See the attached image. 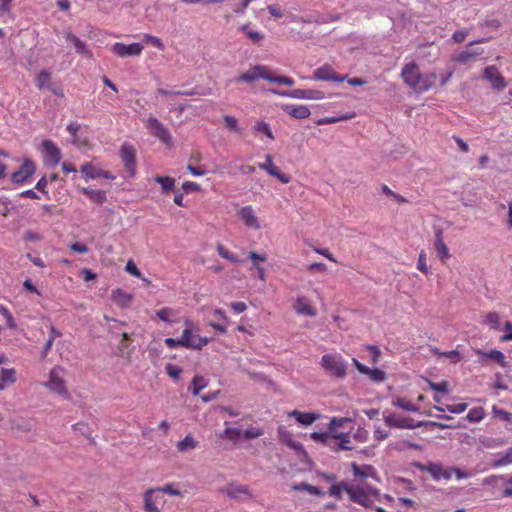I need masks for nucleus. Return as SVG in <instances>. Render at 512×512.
<instances>
[{
    "label": "nucleus",
    "mask_w": 512,
    "mask_h": 512,
    "mask_svg": "<svg viewBox=\"0 0 512 512\" xmlns=\"http://www.w3.org/2000/svg\"><path fill=\"white\" fill-rule=\"evenodd\" d=\"M435 250L437 252V256L440 258L442 263H446V261L450 258V254L448 247L443 240L442 230H437L436 232Z\"/></svg>",
    "instance_id": "nucleus-25"
},
{
    "label": "nucleus",
    "mask_w": 512,
    "mask_h": 512,
    "mask_svg": "<svg viewBox=\"0 0 512 512\" xmlns=\"http://www.w3.org/2000/svg\"><path fill=\"white\" fill-rule=\"evenodd\" d=\"M112 299L119 307L124 308L130 305L133 296L122 289H116L112 292Z\"/></svg>",
    "instance_id": "nucleus-28"
},
{
    "label": "nucleus",
    "mask_w": 512,
    "mask_h": 512,
    "mask_svg": "<svg viewBox=\"0 0 512 512\" xmlns=\"http://www.w3.org/2000/svg\"><path fill=\"white\" fill-rule=\"evenodd\" d=\"M264 430L260 427H250L244 431H242L241 437L245 439H256L263 436Z\"/></svg>",
    "instance_id": "nucleus-52"
},
{
    "label": "nucleus",
    "mask_w": 512,
    "mask_h": 512,
    "mask_svg": "<svg viewBox=\"0 0 512 512\" xmlns=\"http://www.w3.org/2000/svg\"><path fill=\"white\" fill-rule=\"evenodd\" d=\"M155 489L160 495L167 494L169 496L182 497V492L176 487L174 483H167L161 487H156Z\"/></svg>",
    "instance_id": "nucleus-39"
},
{
    "label": "nucleus",
    "mask_w": 512,
    "mask_h": 512,
    "mask_svg": "<svg viewBox=\"0 0 512 512\" xmlns=\"http://www.w3.org/2000/svg\"><path fill=\"white\" fill-rule=\"evenodd\" d=\"M165 507V498L155 488L143 493V510L145 512H161Z\"/></svg>",
    "instance_id": "nucleus-8"
},
{
    "label": "nucleus",
    "mask_w": 512,
    "mask_h": 512,
    "mask_svg": "<svg viewBox=\"0 0 512 512\" xmlns=\"http://www.w3.org/2000/svg\"><path fill=\"white\" fill-rule=\"evenodd\" d=\"M381 191L388 197L392 198L394 201H396L399 204L406 203L407 200L405 197H402L401 195L395 193L392 191L387 184L381 185Z\"/></svg>",
    "instance_id": "nucleus-51"
},
{
    "label": "nucleus",
    "mask_w": 512,
    "mask_h": 512,
    "mask_svg": "<svg viewBox=\"0 0 512 512\" xmlns=\"http://www.w3.org/2000/svg\"><path fill=\"white\" fill-rule=\"evenodd\" d=\"M293 308L299 315H305L309 317H315L317 315V309L313 306L309 299L301 296L294 301Z\"/></svg>",
    "instance_id": "nucleus-20"
},
{
    "label": "nucleus",
    "mask_w": 512,
    "mask_h": 512,
    "mask_svg": "<svg viewBox=\"0 0 512 512\" xmlns=\"http://www.w3.org/2000/svg\"><path fill=\"white\" fill-rule=\"evenodd\" d=\"M252 130H254V132L256 134L265 135L270 141H273L275 139L272 129L270 127V124L266 123L265 121L261 120V121L256 122L254 127H252Z\"/></svg>",
    "instance_id": "nucleus-34"
},
{
    "label": "nucleus",
    "mask_w": 512,
    "mask_h": 512,
    "mask_svg": "<svg viewBox=\"0 0 512 512\" xmlns=\"http://www.w3.org/2000/svg\"><path fill=\"white\" fill-rule=\"evenodd\" d=\"M485 416L484 409L481 407H476L471 409L467 414V419L470 422H479L481 421Z\"/></svg>",
    "instance_id": "nucleus-54"
},
{
    "label": "nucleus",
    "mask_w": 512,
    "mask_h": 512,
    "mask_svg": "<svg viewBox=\"0 0 512 512\" xmlns=\"http://www.w3.org/2000/svg\"><path fill=\"white\" fill-rule=\"evenodd\" d=\"M81 173L86 180H92L97 178L111 179V175L107 171H102L91 163H85L81 167Z\"/></svg>",
    "instance_id": "nucleus-21"
},
{
    "label": "nucleus",
    "mask_w": 512,
    "mask_h": 512,
    "mask_svg": "<svg viewBox=\"0 0 512 512\" xmlns=\"http://www.w3.org/2000/svg\"><path fill=\"white\" fill-rule=\"evenodd\" d=\"M42 151H44V161L56 166L61 160V152L55 143L51 140L42 142Z\"/></svg>",
    "instance_id": "nucleus-18"
},
{
    "label": "nucleus",
    "mask_w": 512,
    "mask_h": 512,
    "mask_svg": "<svg viewBox=\"0 0 512 512\" xmlns=\"http://www.w3.org/2000/svg\"><path fill=\"white\" fill-rule=\"evenodd\" d=\"M17 378L15 377V370L13 368H2L0 374V384H4V388L7 385L15 384Z\"/></svg>",
    "instance_id": "nucleus-37"
},
{
    "label": "nucleus",
    "mask_w": 512,
    "mask_h": 512,
    "mask_svg": "<svg viewBox=\"0 0 512 512\" xmlns=\"http://www.w3.org/2000/svg\"><path fill=\"white\" fill-rule=\"evenodd\" d=\"M166 372L170 378L177 381L182 373V369L176 365L169 363L166 366Z\"/></svg>",
    "instance_id": "nucleus-61"
},
{
    "label": "nucleus",
    "mask_w": 512,
    "mask_h": 512,
    "mask_svg": "<svg viewBox=\"0 0 512 512\" xmlns=\"http://www.w3.org/2000/svg\"><path fill=\"white\" fill-rule=\"evenodd\" d=\"M292 489L294 491H305L315 496H323V492L318 487H315L304 482L292 485Z\"/></svg>",
    "instance_id": "nucleus-41"
},
{
    "label": "nucleus",
    "mask_w": 512,
    "mask_h": 512,
    "mask_svg": "<svg viewBox=\"0 0 512 512\" xmlns=\"http://www.w3.org/2000/svg\"><path fill=\"white\" fill-rule=\"evenodd\" d=\"M436 82V75L432 74L427 78H423L418 74V93L421 91H427L430 87H432Z\"/></svg>",
    "instance_id": "nucleus-46"
},
{
    "label": "nucleus",
    "mask_w": 512,
    "mask_h": 512,
    "mask_svg": "<svg viewBox=\"0 0 512 512\" xmlns=\"http://www.w3.org/2000/svg\"><path fill=\"white\" fill-rule=\"evenodd\" d=\"M146 127L154 137H156L167 147L171 148L173 146V139L169 129L164 126L157 118L150 116L146 120Z\"/></svg>",
    "instance_id": "nucleus-6"
},
{
    "label": "nucleus",
    "mask_w": 512,
    "mask_h": 512,
    "mask_svg": "<svg viewBox=\"0 0 512 512\" xmlns=\"http://www.w3.org/2000/svg\"><path fill=\"white\" fill-rule=\"evenodd\" d=\"M224 124H225L226 128H228L229 130H231L233 132L241 133V131H242L241 127L238 124L237 119L233 116L226 115L224 117Z\"/></svg>",
    "instance_id": "nucleus-55"
},
{
    "label": "nucleus",
    "mask_w": 512,
    "mask_h": 512,
    "mask_svg": "<svg viewBox=\"0 0 512 512\" xmlns=\"http://www.w3.org/2000/svg\"><path fill=\"white\" fill-rule=\"evenodd\" d=\"M481 54L482 50H466L454 55L452 60L455 63L467 65L473 62Z\"/></svg>",
    "instance_id": "nucleus-26"
},
{
    "label": "nucleus",
    "mask_w": 512,
    "mask_h": 512,
    "mask_svg": "<svg viewBox=\"0 0 512 512\" xmlns=\"http://www.w3.org/2000/svg\"><path fill=\"white\" fill-rule=\"evenodd\" d=\"M512 463V447L507 449L503 456L492 463V467L498 468Z\"/></svg>",
    "instance_id": "nucleus-48"
},
{
    "label": "nucleus",
    "mask_w": 512,
    "mask_h": 512,
    "mask_svg": "<svg viewBox=\"0 0 512 512\" xmlns=\"http://www.w3.org/2000/svg\"><path fill=\"white\" fill-rule=\"evenodd\" d=\"M492 415L500 418L501 420L511 422L512 421V413L507 412L497 406H492Z\"/></svg>",
    "instance_id": "nucleus-58"
},
{
    "label": "nucleus",
    "mask_w": 512,
    "mask_h": 512,
    "mask_svg": "<svg viewBox=\"0 0 512 512\" xmlns=\"http://www.w3.org/2000/svg\"><path fill=\"white\" fill-rule=\"evenodd\" d=\"M312 78L315 80H323V81H334V82H343L346 80V76L338 75L332 68V66L324 65L320 68H317L314 71V75Z\"/></svg>",
    "instance_id": "nucleus-17"
},
{
    "label": "nucleus",
    "mask_w": 512,
    "mask_h": 512,
    "mask_svg": "<svg viewBox=\"0 0 512 512\" xmlns=\"http://www.w3.org/2000/svg\"><path fill=\"white\" fill-rule=\"evenodd\" d=\"M418 470L427 471L432 479L437 481L441 479L449 480L453 474L457 479L469 478L472 475L471 472H464L454 467L445 469L442 465L437 463H430L426 466L418 463Z\"/></svg>",
    "instance_id": "nucleus-4"
},
{
    "label": "nucleus",
    "mask_w": 512,
    "mask_h": 512,
    "mask_svg": "<svg viewBox=\"0 0 512 512\" xmlns=\"http://www.w3.org/2000/svg\"><path fill=\"white\" fill-rule=\"evenodd\" d=\"M351 485H348L345 482H340L333 484L329 490L330 497H333L335 499H341V494L344 492L348 495V490L350 489Z\"/></svg>",
    "instance_id": "nucleus-38"
},
{
    "label": "nucleus",
    "mask_w": 512,
    "mask_h": 512,
    "mask_svg": "<svg viewBox=\"0 0 512 512\" xmlns=\"http://www.w3.org/2000/svg\"><path fill=\"white\" fill-rule=\"evenodd\" d=\"M241 435H242L241 430H239L237 428H233V427H226L225 430L219 434V437L221 439H229L231 441H237L241 438Z\"/></svg>",
    "instance_id": "nucleus-45"
},
{
    "label": "nucleus",
    "mask_w": 512,
    "mask_h": 512,
    "mask_svg": "<svg viewBox=\"0 0 512 512\" xmlns=\"http://www.w3.org/2000/svg\"><path fill=\"white\" fill-rule=\"evenodd\" d=\"M35 171V162L32 159L25 157L20 168L10 175V181L11 183H14V185H24V183L32 178Z\"/></svg>",
    "instance_id": "nucleus-7"
},
{
    "label": "nucleus",
    "mask_w": 512,
    "mask_h": 512,
    "mask_svg": "<svg viewBox=\"0 0 512 512\" xmlns=\"http://www.w3.org/2000/svg\"><path fill=\"white\" fill-rule=\"evenodd\" d=\"M402 79L411 87H416V65L410 64L402 69Z\"/></svg>",
    "instance_id": "nucleus-31"
},
{
    "label": "nucleus",
    "mask_w": 512,
    "mask_h": 512,
    "mask_svg": "<svg viewBox=\"0 0 512 512\" xmlns=\"http://www.w3.org/2000/svg\"><path fill=\"white\" fill-rule=\"evenodd\" d=\"M199 328L195 325L194 322L189 319L184 320V329L182 331V335L180 337L184 348H190L194 350H201L205 347L210 339L207 337H201L199 334Z\"/></svg>",
    "instance_id": "nucleus-3"
},
{
    "label": "nucleus",
    "mask_w": 512,
    "mask_h": 512,
    "mask_svg": "<svg viewBox=\"0 0 512 512\" xmlns=\"http://www.w3.org/2000/svg\"><path fill=\"white\" fill-rule=\"evenodd\" d=\"M239 217L245 226L255 230H259L261 228L258 217L255 213V210H253L252 206H245L242 209H240Z\"/></svg>",
    "instance_id": "nucleus-19"
},
{
    "label": "nucleus",
    "mask_w": 512,
    "mask_h": 512,
    "mask_svg": "<svg viewBox=\"0 0 512 512\" xmlns=\"http://www.w3.org/2000/svg\"><path fill=\"white\" fill-rule=\"evenodd\" d=\"M120 157L129 176L134 177L135 164L137 163L135 160V148L131 144L123 143L120 148Z\"/></svg>",
    "instance_id": "nucleus-13"
},
{
    "label": "nucleus",
    "mask_w": 512,
    "mask_h": 512,
    "mask_svg": "<svg viewBox=\"0 0 512 512\" xmlns=\"http://www.w3.org/2000/svg\"><path fill=\"white\" fill-rule=\"evenodd\" d=\"M349 499L353 502H356L364 507L371 506L377 498V495L372 490L365 491L363 488L359 486H350L348 490Z\"/></svg>",
    "instance_id": "nucleus-9"
},
{
    "label": "nucleus",
    "mask_w": 512,
    "mask_h": 512,
    "mask_svg": "<svg viewBox=\"0 0 512 512\" xmlns=\"http://www.w3.org/2000/svg\"><path fill=\"white\" fill-rule=\"evenodd\" d=\"M468 404L466 403H457L453 405H447L446 409L437 408L441 412L448 411L449 413H463L467 410Z\"/></svg>",
    "instance_id": "nucleus-56"
},
{
    "label": "nucleus",
    "mask_w": 512,
    "mask_h": 512,
    "mask_svg": "<svg viewBox=\"0 0 512 512\" xmlns=\"http://www.w3.org/2000/svg\"><path fill=\"white\" fill-rule=\"evenodd\" d=\"M216 250H217L218 255L221 258H224L232 263H239V259H238L237 255L232 253L228 248H226L221 243H218L216 245Z\"/></svg>",
    "instance_id": "nucleus-40"
},
{
    "label": "nucleus",
    "mask_w": 512,
    "mask_h": 512,
    "mask_svg": "<svg viewBox=\"0 0 512 512\" xmlns=\"http://www.w3.org/2000/svg\"><path fill=\"white\" fill-rule=\"evenodd\" d=\"M259 168L265 170L270 176L278 179L282 183H290L291 177L287 174L279 172V169L273 164L271 154H266V162L259 163Z\"/></svg>",
    "instance_id": "nucleus-16"
},
{
    "label": "nucleus",
    "mask_w": 512,
    "mask_h": 512,
    "mask_svg": "<svg viewBox=\"0 0 512 512\" xmlns=\"http://www.w3.org/2000/svg\"><path fill=\"white\" fill-rule=\"evenodd\" d=\"M352 362L359 373L366 375L370 381L381 384L386 381L387 374L379 368H369L361 363L357 358H353Z\"/></svg>",
    "instance_id": "nucleus-12"
},
{
    "label": "nucleus",
    "mask_w": 512,
    "mask_h": 512,
    "mask_svg": "<svg viewBox=\"0 0 512 512\" xmlns=\"http://www.w3.org/2000/svg\"><path fill=\"white\" fill-rule=\"evenodd\" d=\"M483 323L492 329L498 330L501 326V317L498 312H488L485 314Z\"/></svg>",
    "instance_id": "nucleus-36"
},
{
    "label": "nucleus",
    "mask_w": 512,
    "mask_h": 512,
    "mask_svg": "<svg viewBox=\"0 0 512 512\" xmlns=\"http://www.w3.org/2000/svg\"><path fill=\"white\" fill-rule=\"evenodd\" d=\"M483 78L498 91L506 88L507 84L497 66H486L483 70Z\"/></svg>",
    "instance_id": "nucleus-14"
},
{
    "label": "nucleus",
    "mask_w": 512,
    "mask_h": 512,
    "mask_svg": "<svg viewBox=\"0 0 512 512\" xmlns=\"http://www.w3.org/2000/svg\"><path fill=\"white\" fill-rule=\"evenodd\" d=\"M384 420L389 427L408 429H414L416 427L413 418L404 416L403 414H397V412L386 415Z\"/></svg>",
    "instance_id": "nucleus-15"
},
{
    "label": "nucleus",
    "mask_w": 512,
    "mask_h": 512,
    "mask_svg": "<svg viewBox=\"0 0 512 512\" xmlns=\"http://www.w3.org/2000/svg\"><path fill=\"white\" fill-rule=\"evenodd\" d=\"M259 79L279 85L293 86L295 84L293 78L285 75H276L270 68L263 65L252 66L248 70L242 72L238 76L237 82L253 83Z\"/></svg>",
    "instance_id": "nucleus-1"
},
{
    "label": "nucleus",
    "mask_w": 512,
    "mask_h": 512,
    "mask_svg": "<svg viewBox=\"0 0 512 512\" xmlns=\"http://www.w3.org/2000/svg\"><path fill=\"white\" fill-rule=\"evenodd\" d=\"M504 329L506 333L501 336L500 340L502 342L512 341V323L510 321H507L504 325Z\"/></svg>",
    "instance_id": "nucleus-64"
},
{
    "label": "nucleus",
    "mask_w": 512,
    "mask_h": 512,
    "mask_svg": "<svg viewBox=\"0 0 512 512\" xmlns=\"http://www.w3.org/2000/svg\"><path fill=\"white\" fill-rule=\"evenodd\" d=\"M65 39L70 42L74 48H76L79 54L91 55V52L86 48L85 42L74 34H71L70 32L65 33Z\"/></svg>",
    "instance_id": "nucleus-30"
},
{
    "label": "nucleus",
    "mask_w": 512,
    "mask_h": 512,
    "mask_svg": "<svg viewBox=\"0 0 512 512\" xmlns=\"http://www.w3.org/2000/svg\"><path fill=\"white\" fill-rule=\"evenodd\" d=\"M288 415L295 418V420L303 426L313 424L320 418V414H317V412H300L297 410L289 412Z\"/></svg>",
    "instance_id": "nucleus-23"
},
{
    "label": "nucleus",
    "mask_w": 512,
    "mask_h": 512,
    "mask_svg": "<svg viewBox=\"0 0 512 512\" xmlns=\"http://www.w3.org/2000/svg\"><path fill=\"white\" fill-rule=\"evenodd\" d=\"M0 314L4 317L8 329H15L17 327V323L12 317L10 311L2 304H0Z\"/></svg>",
    "instance_id": "nucleus-50"
},
{
    "label": "nucleus",
    "mask_w": 512,
    "mask_h": 512,
    "mask_svg": "<svg viewBox=\"0 0 512 512\" xmlns=\"http://www.w3.org/2000/svg\"><path fill=\"white\" fill-rule=\"evenodd\" d=\"M225 493L232 499H240L241 496H250L248 487L245 485L229 484L225 488Z\"/></svg>",
    "instance_id": "nucleus-27"
},
{
    "label": "nucleus",
    "mask_w": 512,
    "mask_h": 512,
    "mask_svg": "<svg viewBox=\"0 0 512 512\" xmlns=\"http://www.w3.org/2000/svg\"><path fill=\"white\" fill-rule=\"evenodd\" d=\"M144 47L141 43L134 42L130 44H124L122 42H115L112 47L111 51L117 55L118 57L125 58V57H135L140 56Z\"/></svg>",
    "instance_id": "nucleus-11"
},
{
    "label": "nucleus",
    "mask_w": 512,
    "mask_h": 512,
    "mask_svg": "<svg viewBox=\"0 0 512 512\" xmlns=\"http://www.w3.org/2000/svg\"><path fill=\"white\" fill-rule=\"evenodd\" d=\"M35 86L38 90H50L54 86L52 72L48 69H41L35 76Z\"/></svg>",
    "instance_id": "nucleus-22"
},
{
    "label": "nucleus",
    "mask_w": 512,
    "mask_h": 512,
    "mask_svg": "<svg viewBox=\"0 0 512 512\" xmlns=\"http://www.w3.org/2000/svg\"><path fill=\"white\" fill-rule=\"evenodd\" d=\"M81 192L89 197V199L97 204H102L107 200L105 191L99 189L81 188Z\"/></svg>",
    "instance_id": "nucleus-29"
},
{
    "label": "nucleus",
    "mask_w": 512,
    "mask_h": 512,
    "mask_svg": "<svg viewBox=\"0 0 512 512\" xmlns=\"http://www.w3.org/2000/svg\"><path fill=\"white\" fill-rule=\"evenodd\" d=\"M310 439L317 443H323L334 450V445L330 441V434L328 432H314L310 434Z\"/></svg>",
    "instance_id": "nucleus-44"
},
{
    "label": "nucleus",
    "mask_w": 512,
    "mask_h": 512,
    "mask_svg": "<svg viewBox=\"0 0 512 512\" xmlns=\"http://www.w3.org/2000/svg\"><path fill=\"white\" fill-rule=\"evenodd\" d=\"M198 446V442L193 436L186 435L184 439L177 442V450L181 453H185L189 450L195 449Z\"/></svg>",
    "instance_id": "nucleus-33"
},
{
    "label": "nucleus",
    "mask_w": 512,
    "mask_h": 512,
    "mask_svg": "<svg viewBox=\"0 0 512 512\" xmlns=\"http://www.w3.org/2000/svg\"><path fill=\"white\" fill-rule=\"evenodd\" d=\"M320 363L321 367L328 375L336 379L346 378L348 372V364L342 355L336 353L324 354Z\"/></svg>",
    "instance_id": "nucleus-2"
},
{
    "label": "nucleus",
    "mask_w": 512,
    "mask_h": 512,
    "mask_svg": "<svg viewBox=\"0 0 512 512\" xmlns=\"http://www.w3.org/2000/svg\"><path fill=\"white\" fill-rule=\"evenodd\" d=\"M274 94L283 95L284 97H292L297 99H306V89H295L287 93H278L273 91Z\"/></svg>",
    "instance_id": "nucleus-60"
},
{
    "label": "nucleus",
    "mask_w": 512,
    "mask_h": 512,
    "mask_svg": "<svg viewBox=\"0 0 512 512\" xmlns=\"http://www.w3.org/2000/svg\"><path fill=\"white\" fill-rule=\"evenodd\" d=\"M476 353L478 355H483L484 357H488V358L492 359L493 361L499 363L502 366L505 365V356L501 351L492 350V351L485 353L481 350H477Z\"/></svg>",
    "instance_id": "nucleus-43"
},
{
    "label": "nucleus",
    "mask_w": 512,
    "mask_h": 512,
    "mask_svg": "<svg viewBox=\"0 0 512 512\" xmlns=\"http://www.w3.org/2000/svg\"><path fill=\"white\" fill-rule=\"evenodd\" d=\"M241 30L246 34V36L251 39L252 41H260L261 39H263V35L260 34L259 32H256V31H252V30H248V26L247 25H243L241 26Z\"/></svg>",
    "instance_id": "nucleus-63"
},
{
    "label": "nucleus",
    "mask_w": 512,
    "mask_h": 512,
    "mask_svg": "<svg viewBox=\"0 0 512 512\" xmlns=\"http://www.w3.org/2000/svg\"><path fill=\"white\" fill-rule=\"evenodd\" d=\"M355 117H356L355 112H349L344 115H340L338 117H324V118L318 120L316 123H317V125H330V124H335L337 122L348 121Z\"/></svg>",
    "instance_id": "nucleus-32"
},
{
    "label": "nucleus",
    "mask_w": 512,
    "mask_h": 512,
    "mask_svg": "<svg viewBox=\"0 0 512 512\" xmlns=\"http://www.w3.org/2000/svg\"><path fill=\"white\" fill-rule=\"evenodd\" d=\"M155 183H159L161 186V191L164 194L171 192L175 187V179L171 177L164 176H156L153 178Z\"/></svg>",
    "instance_id": "nucleus-35"
},
{
    "label": "nucleus",
    "mask_w": 512,
    "mask_h": 512,
    "mask_svg": "<svg viewBox=\"0 0 512 512\" xmlns=\"http://www.w3.org/2000/svg\"><path fill=\"white\" fill-rule=\"evenodd\" d=\"M284 110L293 118L302 120L310 116V110L307 106L302 104H289L284 107Z\"/></svg>",
    "instance_id": "nucleus-24"
},
{
    "label": "nucleus",
    "mask_w": 512,
    "mask_h": 512,
    "mask_svg": "<svg viewBox=\"0 0 512 512\" xmlns=\"http://www.w3.org/2000/svg\"><path fill=\"white\" fill-rule=\"evenodd\" d=\"M351 422L352 419L349 417H332L328 426L340 429L343 428L347 423Z\"/></svg>",
    "instance_id": "nucleus-59"
},
{
    "label": "nucleus",
    "mask_w": 512,
    "mask_h": 512,
    "mask_svg": "<svg viewBox=\"0 0 512 512\" xmlns=\"http://www.w3.org/2000/svg\"><path fill=\"white\" fill-rule=\"evenodd\" d=\"M176 315V311L170 307H164L156 311V317L164 323H172V317Z\"/></svg>",
    "instance_id": "nucleus-42"
},
{
    "label": "nucleus",
    "mask_w": 512,
    "mask_h": 512,
    "mask_svg": "<svg viewBox=\"0 0 512 512\" xmlns=\"http://www.w3.org/2000/svg\"><path fill=\"white\" fill-rule=\"evenodd\" d=\"M327 432L330 434V441L335 447L334 450H352L354 448L350 433L340 432L339 429L330 426H328Z\"/></svg>",
    "instance_id": "nucleus-10"
},
{
    "label": "nucleus",
    "mask_w": 512,
    "mask_h": 512,
    "mask_svg": "<svg viewBox=\"0 0 512 512\" xmlns=\"http://www.w3.org/2000/svg\"><path fill=\"white\" fill-rule=\"evenodd\" d=\"M65 369L61 366H55L49 375V380L44 385L49 388L52 392L59 394L64 398H68V390L66 382L64 380Z\"/></svg>",
    "instance_id": "nucleus-5"
},
{
    "label": "nucleus",
    "mask_w": 512,
    "mask_h": 512,
    "mask_svg": "<svg viewBox=\"0 0 512 512\" xmlns=\"http://www.w3.org/2000/svg\"><path fill=\"white\" fill-rule=\"evenodd\" d=\"M207 385L205 379L202 376H196L191 382V392L194 395H198L203 388Z\"/></svg>",
    "instance_id": "nucleus-49"
},
{
    "label": "nucleus",
    "mask_w": 512,
    "mask_h": 512,
    "mask_svg": "<svg viewBox=\"0 0 512 512\" xmlns=\"http://www.w3.org/2000/svg\"><path fill=\"white\" fill-rule=\"evenodd\" d=\"M504 479H505L504 475H489L482 479V485L490 486V487H497L499 482Z\"/></svg>",
    "instance_id": "nucleus-57"
},
{
    "label": "nucleus",
    "mask_w": 512,
    "mask_h": 512,
    "mask_svg": "<svg viewBox=\"0 0 512 512\" xmlns=\"http://www.w3.org/2000/svg\"><path fill=\"white\" fill-rule=\"evenodd\" d=\"M423 381L425 384L430 387L432 390L447 394L448 393V387L449 383L447 381H442L440 383H432L426 378H423Z\"/></svg>",
    "instance_id": "nucleus-53"
},
{
    "label": "nucleus",
    "mask_w": 512,
    "mask_h": 512,
    "mask_svg": "<svg viewBox=\"0 0 512 512\" xmlns=\"http://www.w3.org/2000/svg\"><path fill=\"white\" fill-rule=\"evenodd\" d=\"M392 404L393 406L408 412L416 411L415 405L406 398H396L395 400H393Z\"/></svg>",
    "instance_id": "nucleus-47"
},
{
    "label": "nucleus",
    "mask_w": 512,
    "mask_h": 512,
    "mask_svg": "<svg viewBox=\"0 0 512 512\" xmlns=\"http://www.w3.org/2000/svg\"><path fill=\"white\" fill-rule=\"evenodd\" d=\"M144 40L161 51L165 49V44L157 36L145 35Z\"/></svg>",
    "instance_id": "nucleus-62"
}]
</instances>
